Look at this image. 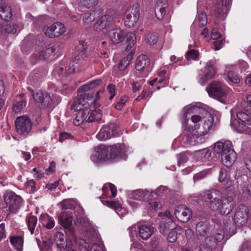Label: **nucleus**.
Returning <instances> with one entry per match:
<instances>
[{"mask_svg":"<svg viewBox=\"0 0 251 251\" xmlns=\"http://www.w3.org/2000/svg\"><path fill=\"white\" fill-rule=\"evenodd\" d=\"M184 110L183 132L187 143L194 146L199 143L200 137L208 132L212 126L213 118L210 113L197 106H186Z\"/></svg>","mask_w":251,"mask_h":251,"instance_id":"1","label":"nucleus"},{"mask_svg":"<svg viewBox=\"0 0 251 251\" xmlns=\"http://www.w3.org/2000/svg\"><path fill=\"white\" fill-rule=\"evenodd\" d=\"M95 101L92 95L89 93H82L78 95L71 106V109L77 112L74 124L78 126L84 122L91 123L96 119L100 118V109H92L93 105L90 104Z\"/></svg>","mask_w":251,"mask_h":251,"instance_id":"2","label":"nucleus"},{"mask_svg":"<svg viewBox=\"0 0 251 251\" xmlns=\"http://www.w3.org/2000/svg\"><path fill=\"white\" fill-rule=\"evenodd\" d=\"M111 41L114 44L121 43L126 40V46L125 50L129 51L135 45L136 37L132 32L126 33L121 28L113 29L109 31Z\"/></svg>","mask_w":251,"mask_h":251,"instance_id":"3","label":"nucleus"},{"mask_svg":"<svg viewBox=\"0 0 251 251\" xmlns=\"http://www.w3.org/2000/svg\"><path fill=\"white\" fill-rule=\"evenodd\" d=\"M201 195L210 209L215 210L218 208L219 203L221 202L222 194L220 191L214 189L206 190L202 192Z\"/></svg>","mask_w":251,"mask_h":251,"instance_id":"4","label":"nucleus"},{"mask_svg":"<svg viewBox=\"0 0 251 251\" xmlns=\"http://www.w3.org/2000/svg\"><path fill=\"white\" fill-rule=\"evenodd\" d=\"M140 6L136 3L128 7L124 15V24L128 28L134 26L139 20Z\"/></svg>","mask_w":251,"mask_h":251,"instance_id":"5","label":"nucleus"},{"mask_svg":"<svg viewBox=\"0 0 251 251\" xmlns=\"http://www.w3.org/2000/svg\"><path fill=\"white\" fill-rule=\"evenodd\" d=\"M226 86L220 81H213L206 88L208 95L217 99L224 97L226 95Z\"/></svg>","mask_w":251,"mask_h":251,"instance_id":"6","label":"nucleus"},{"mask_svg":"<svg viewBox=\"0 0 251 251\" xmlns=\"http://www.w3.org/2000/svg\"><path fill=\"white\" fill-rule=\"evenodd\" d=\"M237 119L232 120V125L239 132H244L248 130V126H251V118L245 112H239L237 113Z\"/></svg>","mask_w":251,"mask_h":251,"instance_id":"7","label":"nucleus"},{"mask_svg":"<svg viewBox=\"0 0 251 251\" xmlns=\"http://www.w3.org/2000/svg\"><path fill=\"white\" fill-rule=\"evenodd\" d=\"M16 132L21 135L26 136L31 131L32 124L26 116L17 117L15 121Z\"/></svg>","mask_w":251,"mask_h":251,"instance_id":"8","label":"nucleus"},{"mask_svg":"<svg viewBox=\"0 0 251 251\" xmlns=\"http://www.w3.org/2000/svg\"><path fill=\"white\" fill-rule=\"evenodd\" d=\"M118 134V126L115 123L104 125L97 135V138L102 141H106Z\"/></svg>","mask_w":251,"mask_h":251,"instance_id":"9","label":"nucleus"},{"mask_svg":"<svg viewBox=\"0 0 251 251\" xmlns=\"http://www.w3.org/2000/svg\"><path fill=\"white\" fill-rule=\"evenodd\" d=\"M4 200L10 212L16 213L20 207L22 198L12 192H7L4 194Z\"/></svg>","mask_w":251,"mask_h":251,"instance_id":"10","label":"nucleus"},{"mask_svg":"<svg viewBox=\"0 0 251 251\" xmlns=\"http://www.w3.org/2000/svg\"><path fill=\"white\" fill-rule=\"evenodd\" d=\"M91 159L94 162L111 160L108 146L100 145L97 146L94 155H91Z\"/></svg>","mask_w":251,"mask_h":251,"instance_id":"11","label":"nucleus"},{"mask_svg":"<svg viewBox=\"0 0 251 251\" xmlns=\"http://www.w3.org/2000/svg\"><path fill=\"white\" fill-rule=\"evenodd\" d=\"M249 210L244 205H240L237 208L234 216V222L238 226H245L248 219Z\"/></svg>","mask_w":251,"mask_h":251,"instance_id":"12","label":"nucleus"},{"mask_svg":"<svg viewBox=\"0 0 251 251\" xmlns=\"http://www.w3.org/2000/svg\"><path fill=\"white\" fill-rule=\"evenodd\" d=\"M162 215H164L165 217L161 219L159 223L160 232L164 234L169 230L176 229V225L172 220L170 211H166L164 213H162Z\"/></svg>","mask_w":251,"mask_h":251,"instance_id":"13","label":"nucleus"},{"mask_svg":"<svg viewBox=\"0 0 251 251\" xmlns=\"http://www.w3.org/2000/svg\"><path fill=\"white\" fill-rule=\"evenodd\" d=\"M108 147L111 161L123 158L127 151L125 145L121 143L109 146Z\"/></svg>","mask_w":251,"mask_h":251,"instance_id":"14","label":"nucleus"},{"mask_svg":"<svg viewBox=\"0 0 251 251\" xmlns=\"http://www.w3.org/2000/svg\"><path fill=\"white\" fill-rule=\"evenodd\" d=\"M65 28L62 23L56 22L48 26L45 31L46 35L49 38H56L64 33Z\"/></svg>","mask_w":251,"mask_h":251,"instance_id":"15","label":"nucleus"},{"mask_svg":"<svg viewBox=\"0 0 251 251\" xmlns=\"http://www.w3.org/2000/svg\"><path fill=\"white\" fill-rule=\"evenodd\" d=\"M218 208L214 211H217L223 215H228L234 208V202L230 197L224 198L221 200L218 204Z\"/></svg>","mask_w":251,"mask_h":251,"instance_id":"16","label":"nucleus"},{"mask_svg":"<svg viewBox=\"0 0 251 251\" xmlns=\"http://www.w3.org/2000/svg\"><path fill=\"white\" fill-rule=\"evenodd\" d=\"M113 25V17L110 15H105L100 17L94 25V29L101 31L104 29H110Z\"/></svg>","mask_w":251,"mask_h":251,"instance_id":"17","label":"nucleus"},{"mask_svg":"<svg viewBox=\"0 0 251 251\" xmlns=\"http://www.w3.org/2000/svg\"><path fill=\"white\" fill-rule=\"evenodd\" d=\"M175 214L179 221L185 223L190 220L192 212L185 205H179L175 208Z\"/></svg>","mask_w":251,"mask_h":251,"instance_id":"18","label":"nucleus"},{"mask_svg":"<svg viewBox=\"0 0 251 251\" xmlns=\"http://www.w3.org/2000/svg\"><path fill=\"white\" fill-rule=\"evenodd\" d=\"M232 147V143L230 141H218L215 143L214 150L221 156H223L224 155L228 153L230 150H233Z\"/></svg>","mask_w":251,"mask_h":251,"instance_id":"19","label":"nucleus"},{"mask_svg":"<svg viewBox=\"0 0 251 251\" xmlns=\"http://www.w3.org/2000/svg\"><path fill=\"white\" fill-rule=\"evenodd\" d=\"M151 62L147 55H141L136 60L135 68L140 72L149 71L150 68Z\"/></svg>","mask_w":251,"mask_h":251,"instance_id":"20","label":"nucleus"},{"mask_svg":"<svg viewBox=\"0 0 251 251\" xmlns=\"http://www.w3.org/2000/svg\"><path fill=\"white\" fill-rule=\"evenodd\" d=\"M33 97L35 100L41 103L44 106H48L51 104V99L50 95L47 93H43L38 91L35 94H33Z\"/></svg>","mask_w":251,"mask_h":251,"instance_id":"21","label":"nucleus"},{"mask_svg":"<svg viewBox=\"0 0 251 251\" xmlns=\"http://www.w3.org/2000/svg\"><path fill=\"white\" fill-rule=\"evenodd\" d=\"M168 7L167 0H157L155 7L154 12L156 18L161 20L164 17Z\"/></svg>","mask_w":251,"mask_h":251,"instance_id":"22","label":"nucleus"},{"mask_svg":"<svg viewBox=\"0 0 251 251\" xmlns=\"http://www.w3.org/2000/svg\"><path fill=\"white\" fill-rule=\"evenodd\" d=\"M151 195V193L146 190L138 189L131 192L129 194L130 199L140 201L148 200Z\"/></svg>","mask_w":251,"mask_h":251,"instance_id":"23","label":"nucleus"},{"mask_svg":"<svg viewBox=\"0 0 251 251\" xmlns=\"http://www.w3.org/2000/svg\"><path fill=\"white\" fill-rule=\"evenodd\" d=\"M57 50L56 47L52 46L39 51L35 54L34 56H36L40 60H46L50 56L54 55Z\"/></svg>","mask_w":251,"mask_h":251,"instance_id":"24","label":"nucleus"},{"mask_svg":"<svg viewBox=\"0 0 251 251\" xmlns=\"http://www.w3.org/2000/svg\"><path fill=\"white\" fill-rule=\"evenodd\" d=\"M45 71L35 70L31 72L27 78V81L31 85H36L41 79L46 75Z\"/></svg>","mask_w":251,"mask_h":251,"instance_id":"25","label":"nucleus"},{"mask_svg":"<svg viewBox=\"0 0 251 251\" xmlns=\"http://www.w3.org/2000/svg\"><path fill=\"white\" fill-rule=\"evenodd\" d=\"M223 164L226 167H231L237 158V154L235 151L230 150L228 153L221 156Z\"/></svg>","mask_w":251,"mask_h":251,"instance_id":"26","label":"nucleus"},{"mask_svg":"<svg viewBox=\"0 0 251 251\" xmlns=\"http://www.w3.org/2000/svg\"><path fill=\"white\" fill-rule=\"evenodd\" d=\"M154 232V227L151 225H142L139 227V234L144 240L148 239Z\"/></svg>","mask_w":251,"mask_h":251,"instance_id":"27","label":"nucleus"},{"mask_svg":"<svg viewBox=\"0 0 251 251\" xmlns=\"http://www.w3.org/2000/svg\"><path fill=\"white\" fill-rule=\"evenodd\" d=\"M192 155L196 160L204 161L211 156V152L209 150L203 149L194 151Z\"/></svg>","mask_w":251,"mask_h":251,"instance_id":"28","label":"nucleus"},{"mask_svg":"<svg viewBox=\"0 0 251 251\" xmlns=\"http://www.w3.org/2000/svg\"><path fill=\"white\" fill-rule=\"evenodd\" d=\"M12 17L11 7L5 4L0 6V18L6 21H9Z\"/></svg>","mask_w":251,"mask_h":251,"instance_id":"29","label":"nucleus"},{"mask_svg":"<svg viewBox=\"0 0 251 251\" xmlns=\"http://www.w3.org/2000/svg\"><path fill=\"white\" fill-rule=\"evenodd\" d=\"M54 241L56 246L60 251H64L67 247V244L64 235L60 232H57L54 236Z\"/></svg>","mask_w":251,"mask_h":251,"instance_id":"30","label":"nucleus"},{"mask_svg":"<svg viewBox=\"0 0 251 251\" xmlns=\"http://www.w3.org/2000/svg\"><path fill=\"white\" fill-rule=\"evenodd\" d=\"M102 80L98 79L91 81L90 83L84 85L80 87L77 90L78 94L82 93H86V91L91 89H93L101 84Z\"/></svg>","mask_w":251,"mask_h":251,"instance_id":"31","label":"nucleus"},{"mask_svg":"<svg viewBox=\"0 0 251 251\" xmlns=\"http://www.w3.org/2000/svg\"><path fill=\"white\" fill-rule=\"evenodd\" d=\"M9 241L11 245L18 251H21L23 247L24 240L22 236H11Z\"/></svg>","mask_w":251,"mask_h":251,"instance_id":"32","label":"nucleus"},{"mask_svg":"<svg viewBox=\"0 0 251 251\" xmlns=\"http://www.w3.org/2000/svg\"><path fill=\"white\" fill-rule=\"evenodd\" d=\"M196 231L197 235L204 236L208 231V227L205 220L198 222L196 225Z\"/></svg>","mask_w":251,"mask_h":251,"instance_id":"33","label":"nucleus"},{"mask_svg":"<svg viewBox=\"0 0 251 251\" xmlns=\"http://www.w3.org/2000/svg\"><path fill=\"white\" fill-rule=\"evenodd\" d=\"M204 77L207 78H211L216 73V68L213 61H209L207 62L205 68Z\"/></svg>","mask_w":251,"mask_h":251,"instance_id":"34","label":"nucleus"},{"mask_svg":"<svg viewBox=\"0 0 251 251\" xmlns=\"http://www.w3.org/2000/svg\"><path fill=\"white\" fill-rule=\"evenodd\" d=\"M133 54L130 52L126 57L124 58L119 64V69L121 71H125L129 65L130 61L132 60Z\"/></svg>","mask_w":251,"mask_h":251,"instance_id":"35","label":"nucleus"},{"mask_svg":"<svg viewBox=\"0 0 251 251\" xmlns=\"http://www.w3.org/2000/svg\"><path fill=\"white\" fill-rule=\"evenodd\" d=\"M99 0H78V4L86 8H90L98 4Z\"/></svg>","mask_w":251,"mask_h":251,"instance_id":"36","label":"nucleus"},{"mask_svg":"<svg viewBox=\"0 0 251 251\" xmlns=\"http://www.w3.org/2000/svg\"><path fill=\"white\" fill-rule=\"evenodd\" d=\"M102 202L104 205L114 209L115 212L118 215H120L119 212L122 210V208L121 204H120L119 202L115 201H102Z\"/></svg>","mask_w":251,"mask_h":251,"instance_id":"37","label":"nucleus"},{"mask_svg":"<svg viewBox=\"0 0 251 251\" xmlns=\"http://www.w3.org/2000/svg\"><path fill=\"white\" fill-rule=\"evenodd\" d=\"M96 17V12L94 11H89L83 16V23L84 25H88L92 23Z\"/></svg>","mask_w":251,"mask_h":251,"instance_id":"38","label":"nucleus"},{"mask_svg":"<svg viewBox=\"0 0 251 251\" xmlns=\"http://www.w3.org/2000/svg\"><path fill=\"white\" fill-rule=\"evenodd\" d=\"M37 222V218L36 216H29L26 220L28 230H29L31 234H32L34 233V231L36 227Z\"/></svg>","mask_w":251,"mask_h":251,"instance_id":"39","label":"nucleus"},{"mask_svg":"<svg viewBox=\"0 0 251 251\" xmlns=\"http://www.w3.org/2000/svg\"><path fill=\"white\" fill-rule=\"evenodd\" d=\"M43 218V225L48 229L52 228L55 225L54 220L48 215H45L42 217Z\"/></svg>","mask_w":251,"mask_h":251,"instance_id":"40","label":"nucleus"},{"mask_svg":"<svg viewBox=\"0 0 251 251\" xmlns=\"http://www.w3.org/2000/svg\"><path fill=\"white\" fill-rule=\"evenodd\" d=\"M227 77L229 82L237 84L240 81V77L238 74L234 71H230L227 74Z\"/></svg>","mask_w":251,"mask_h":251,"instance_id":"41","label":"nucleus"},{"mask_svg":"<svg viewBox=\"0 0 251 251\" xmlns=\"http://www.w3.org/2000/svg\"><path fill=\"white\" fill-rule=\"evenodd\" d=\"M158 41V36L155 32H150L148 33L145 37V41L146 43L150 45H154Z\"/></svg>","mask_w":251,"mask_h":251,"instance_id":"42","label":"nucleus"},{"mask_svg":"<svg viewBox=\"0 0 251 251\" xmlns=\"http://www.w3.org/2000/svg\"><path fill=\"white\" fill-rule=\"evenodd\" d=\"M212 240V237H206L205 239L204 242L201 245L200 251H211L210 245Z\"/></svg>","mask_w":251,"mask_h":251,"instance_id":"43","label":"nucleus"},{"mask_svg":"<svg viewBox=\"0 0 251 251\" xmlns=\"http://www.w3.org/2000/svg\"><path fill=\"white\" fill-rule=\"evenodd\" d=\"M88 56V53L87 52V50H86L85 48H83L82 50H79L78 49V51L77 54L73 58L75 61H81L85 60Z\"/></svg>","mask_w":251,"mask_h":251,"instance_id":"44","label":"nucleus"},{"mask_svg":"<svg viewBox=\"0 0 251 251\" xmlns=\"http://www.w3.org/2000/svg\"><path fill=\"white\" fill-rule=\"evenodd\" d=\"M185 57L188 60H198L199 59V52L195 50H190L186 52Z\"/></svg>","mask_w":251,"mask_h":251,"instance_id":"45","label":"nucleus"},{"mask_svg":"<svg viewBox=\"0 0 251 251\" xmlns=\"http://www.w3.org/2000/svg\"><path fill=\"white\" fill-rule=\"evenodd\" d=\"M25 187L29 193H34L36 191L35 181L33 179L27 180L25 184Z\"/></svg>","mask_w":251,"mask_h":251,"instance_id":"46","label":"nucleus"},{"mask_svg":"<svg viewBox=\"0 0 251 251\" xmlns=\"http://www.w3.org/2000/svg\"><path fill=\"white\" fill-rule=\"evenodd\" d=\"M26 105V102L25 100H22L18 101L15 103L13 107V110L16 113L19 112L22 110Z\"/></svg>","mask_w":251,"mask_h":251,"instance_id":"47","label":"nucleus"},{"mask_svg":"<svg viewBox=\"0 0 251 251\" xmlns=\"http://www.w3.org/2000/svg\"><path fill=\"white\" fill-rule=\"evenodd\" d=\"M219 180L220 182L223 183V184H227L228 186L231 184L230 181L228 180V178L227 177L226 172L221 171L219 175Z\"/></svg>","mask_w":251,"mask_h":251,"instance_id":"48","label":"nucleus"},{"mask_svg":"<svg viewBox=\"0 0 251 251\" xmlns=\"http://www.w3.org/2000/svg\"><path fill=\"white\" fill-rule=\"evenodd\" d=\"M176 229L171 230L168 233L167 241L170 243H175L177 239V233Z\"/></svg>","mask_w":251,"mask_h":251,"instance_id":"49","label":"nucleus"},{"mask_svg":"<svg viewBox=\"0 0 251 251\" xmlns=\"http://www.w3.org/2000/svg\"><path fill=\"white\" fill-rule=\"evenodd\" d=\"M162 205L161 203L157 201H153L150 202L147 205L148 209L150 210H157L162 208Z\"/></svg>","mask_w":251,"mask_h":251,"instance_id":"50","label":"nucleus"},{"mask_svg":"<svg viewBox=\"0 0 251 251\" xmlns=\"http://www.w3.org/2000/svg\"><path fill=\"white\" fill-rule=\"evenodd\" d=\"M18 25L16 24H12L7 25L5 28V31L8 33L15 34L17 30Z\"/></svg>","mask_w":251,"mask_h":251,"instance_id":"51","label":"nucleus"},{"mask_svg":"<svg viewBox=\"0 0 251 251\" xmlns=\"http://www.w3.org/2000/svg\"><path fill=\"white\" fill-rule=\"evenodd\" d=\"M177 164L179 166L181 164L186 162L188 160V157L185 152H181L180 154H177Z\"/></svg>","mask_w":251,"mask_h":251,"instance_id":"52","label":"nucleus"},{"mask_svg":"<svg viewBox=\"0 0 251 251\" xmlns=\"http://www.w3.org/2000/svg\"><path fill=\"white\" fill-rule=\"evenodd\" d=\"M198 21L200 26L203 27L207 24V17L205 13H201L199 15Z\"/></svg>","mask_w":251,"mask_h":251,"instance_id":"53","label":"nucleus"},{"mask_svg":"<svg viewBox=\"0 0 251 251\" xmlns=\"http://www.w3.org/2000/svg\"><path fill=\"white\" fill-rule=\"evenodd\" d=\"M127 100V97L126 96L122 97L119 101L117 102L116 104L115 105V107L117 110H120L125 104Z\"/></svg>","mask_w":251,"mask_h":251,"instance_id":"54","label":"nucleus"},{"mask_svg":"<svg viewBox=\"0 0 251 251\" xmlns=\"http://www.w3.org/2000/svg\"><path fill=\"white\" fill-rule=\"evenodd\" d=\"M46 17L45 16H40L35 17L34 25L35 26H38L43 25L45 23Z\"/></svg>","mask_w":251,"mask_h":251,"instance_id":"55","label":"nucleus"},{"mask_svg":"<svg viewBox=\"0 0 251 251\" xmlns=\"http://www.w3.org/2000/svg\"><path fill=\"white\" fill-rule=\"evenodd\" d=\"M107 90L110 95L109 99L111 100L113 99L114 96H115V85L113 84H109L107 88Z\"/></svg>","mask_w":251,"mask_h":251,"instance_id":"56","label":"nucleus"},{"mask_svg":"<svg viewBox=\"0 0 251 251\" xmlns=\"http://www.w3.org/2000/svg\"><path fill=\"white\" fill-rule=\"evenodd\" d=\"M72 217H68L65 218L64 220H62V223L61 224L65 228H69L71 226L72 224Z\"/></svg>","mask_w":251,"mask_h":251,"instance_id":"57","label":"nucleus"},{"mask_svg":"<svg viewBox=\"0 0 251 251\" xmlns=\"http://www.w3.org/2000/svg\"><path fill=\"white\" fill-rule=\"evenodd\" d=\"M207 174V172L205 171H201L194 176V181H198L201 179L204 178Z\"/></svg>","mask_w":251,"mask_h":251,"instance_id":"58","label":"nucleus"},{"mask_svg":"<svg viewBox=\"0 0 251 251\" xmlns=\"http://www.w3.org/2000/svg\"><path fill=\"white\" fill-rule=\"evenodd\" d=\"M211 38L213 40L221 39L222 35L218 32L217 29H213L211 33Z\"/></svg>","mask_w":251,"mask_h":251,"instance_id":"59","label":"nucleus"},{"mask_svg":"<svg viewBox=\"0 0 251 251\" xmlns=\"http://www.w3.org/2000/svg\"><path fill=\"white\" fill-rule=\"evenodd\" d=\"M108 186L110 189V191H111V194H112L111 197L112 198L115 197L117 195V189H116V187L115 186V185H114L113 184H112L111 183H109Z\"/></svg>","mask_w":251,"mask_h":251,"instance_id":"60","label":"nucleus"},{"mask_svg":"<svg viewBox=\"0 0 251 251\" xmlns=\"http://www.w3.org/2000/svg\"><path fill=\"white\" fill-rule=\"evenodd\" d=\"M71 137V135L67 133H62L59 135V141L60 142H63L65 139H67L70 138Z\"/></svg>","mask_w":251,"mask_h":251,"instance_id":"61","label":"nucleus"},{"mask_svg":"<svg viewBox=\"0 0 251 251\" xmlns=\"http://www.w3.org/2000/svg\"><path fill=\"white\" fill-rule=\"evenodd\" d=\"M167 191V188L165 186H161L156 190V193L159 196H162L161 194Z\"/></svg>","mask_w":251,"mask_h":251,"instance_id":"62","label":"nucleus"},{"mask_svg":"<svg viewBox=\"0 0 251 251\" xmlns=\"http://www.w3.org/2000/svg\"><path fill=\"white\" fill-rule=\"evenodd\" d=\"M58 182L56 181L53 183L46 184V188L49 190H53L55 189L58 185Z\"/></svg>","mask_w":251,"mask_h":251,"instance_id":"63","label":"nucleus"},{"mask_svg":"<svg viewBox=\"0 0 251 251\" xmlns=\"http://www.w3.org/2000/svg\"><path fill=\"white\" fill-rule=\"evenodd\" d=\"M223 40L214 42V48L216 50H219L222 47Z\"/></svg>","mask_w":251,"mask_h":251,"instance_id":"64","label":"nucleus"}]
</instances>
